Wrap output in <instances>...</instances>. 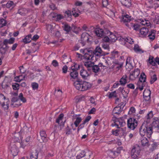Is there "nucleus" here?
Instances as JSON below:
<instances>
[{
  "label": "nucleus",
  "instance_id": "obj_1",
  "mask_svg": "<svg viewBox=\"0 0 159 159\" xmlns=\"http://www.w3.org/2000/svg\"><path fill=\"white\" fill-rule=\"evenodd\" d=\"M89 54V55H87V56H86V57L88 59H90V60L92 61H95L99 57L108 55L109 52L102 50L100 47L97 46L93 52L90 51Z\"/></svg>",
  "mask_w": 159,
  "mask_h": 159
},
{
  "label": "nucleus",
  "instance_id": "obj_2",
  "mask_svg": "<svg viewBox=\"0 0 159 159\" xmlns=\"http://www.w3.org/2000/svg\"><path fill=\"white\" fill-rule=\"evenodd\" d=\"M139 132L141 136H146L149 138L153 133L152 127L148 126L147 123L144 122L139 128Z\"/></svg>",
  "mask_w": 159,
  "mask_h": 159
},
{
  "label": "nucleus",
  "instance_id": "obj_3",
  "mask_svg": "<svg viewBox=\"0 0 159 159\" xmlns=\"http://www.w3.org/2000/svg\"><path fill=\"white\" fill-rule=\"evenodd\" d=\"M74 84L77 90L81 91L87 90L92 86V84L90 83L82 80L75 81Z\"/></svg>",
  "mask_w": 159,
  "mask_h": 159
},
{
  "label": "nucleus",
  "instance_id": "obj_4",
  "mask_svg": "<svg viewBox=\"0 0 159 159\" xmlns=\"http://www.w3.org/2000/svg\"><path fill=\"white\" fill-rule=\"evenodd\" d=\"M128 128L134 130L138 125L137 121L133 118H131L127 120Z\"/></svg>",
  "mask_w": 159,
  "mask_h": 159
},
{
  "label": "nucleus",
  "instance_id": "obj_5",
  "mask_svg": "<svg viewBox=\"0 0 159 159\" xmlns=\"http://www.w3.org/2000/svg\"><path fill=\"white\" fill-rule=\"evenodd\" d=\"M140 151V148L139 146H135L131 150V155L132 157L134 159L138 158L139 155Z\"/></svg>",
  "mask_w": 159,
  "mask_h": 159
},
{
  "label": "nucleus",
  "instance_id": "obj_6",
  "mask_svg": "<svg viewBox=\"0 0 159 159\" xmlns=\"http://www.w3.org/2000/svg\"><path fill=\"white\" fill-rule=\"evenodd\" d=\"M140 72V70L139 69H135L134 71L130 73L129 77V79L132 80H135L138 77Z\"/></svg>",
  "mask_w": 159,
  "mask_h": 159
},
{
  "label": "nucleus",
  "instance_id": "obj_7",
  "mask_svg": "<svg viewBox=\"0 0 159 159\" xmlns=\"http://www.w3.org/2000/svg\"><path fill=\"white\" fill-rule=\"evenodd\" d=\"M9 149L13 156H15L17 155L18 150L16 144L14 143L11 144Z\"/></svg>",
  "mask_w": 159,
  "mask_h": 159
},
{
  "label": "nucleus",
  "instance_id": "obj_8",
  "mask_svg": "<svg viewBox=\"0 0 159 159\" xmlns=\"http://www.w3.org/2000/svg\"><path fill=\"white\" fill-rule=\"evenodd\" d=\"M125 124V121L122 119H117L114 122V124H112L113 126H115L117 128H120V127L123 126Z\"/></svg>",
  "mask_w": 159,
  "mask_h": 159
},
{
  "label": "nucleus",
  "instance_id": "obj_9",
  "mask_svg": "<svg viewBox=\"0 0 159 159\" xmlns=\"http://www.w3.org/2000/svg\"><path fill=\"white\" fill-rule=\"evenodd\" d=\"M153 121L152 123V125L150 126L152 127L157 128V130L159 129V120L157 117L154 118Z\"/></svg>",
  "mask_w": 159,
  "mask_h": 159
},
{
  "label": "nucleus",
  "instance_id": "obj_10",
  "mask_svg": "<svg viewBox=\"0 0 159 159\" xmlns=\"http://www.w3.org/2000/svg\"><path fill=\"white\" fill-rule=\"evenodd\" d=\"M154 58L152 56H150L148 59V61L149 63L153 66H154L157 63L159 65V58L156 57L154 61L153 59Z\"/></svg>",
  "mask_w": 159,
  "mask_h": 159
},
{
  "label": "nucleus",
  "instance_id": "obj_11",
  "mask_svg": "<svg viewBox=\"0 0 159 159\" xmlns=\"http://www.w3.org/2000/svg\"><path fill=\"white\" fill-rule=\"evenodd\" d=\"M151 91L149 90H145L143 93V96L146 101H148L150 99Z\"/></svg>",
  "mask_w": 159,
  "mask_h": 159
},
{
  "label": "nucleus",
  "instance_id": "obj_12",
  "mask_svg": "<svg viewBox=\"0 0 159 159\" xmlns=\"http://www.w3.org/2000/svg\"><path fill=\"white\" fill-rule=\"evenodd\" d=\"M6 102H2V103H1L0 105H1L4 110L7 111L8 109L9 100L7 99H6Z\"/></svg>",
  "mask_w": 159,
  "mask_h": 159
},
{
  "label": "nucleus",
  "instance_id": "obj_13",
  "mask_svg": "<svg viewBox=\"0 0 159 159\" xmlns=\"http://www.w3.org/2000/svg\"><path fill=\"white\" fill-rule=\"evenodd\" d=\"M80 75L83 79H87L88 77L89 76V74L87 71L82 68L80 71Z\"/></svg>",
  "mask_w": 159,
  "mask_h": 159
},
{
  "label": "nucleus",
  "instance_id": "obj_14",
  "mask_svg": "<svg viewBox=\"0 0 159 159\" xmlns=\"http://www.w3.org/2000/svg\"><path fill=\"white\" fill-rule=\"evenodd\" d=\"M63 116V114H60L56 120L57 123H58L60 125L62 126L63 127L64 125V123L62 121Z\"/></svg>",
  "mask_w": 159,
  "mask_h": 159
},
{
  "label": "nucleus",
  "instance_id": "obj_15",
  "mask_svg": "<svg viewBox=\"0 0 159 159\" xmlns=\"http://www.w3.org/2000/svg\"><path fill=\"white\" fill-rule=\"evenodd\" d=\"M40 136L43 142L44 143H46L48 141L47 138V135L45 131L42 130L40 133Z\"/></svg>",
  "mask_w": 159,
  "mask_h": 159
},
{
  "label": "nucleus",
  "instance_id": "obj_16",
  "mask_svg": "<svg viewBox=\"0 0 159 159\" xmlns=\"http://www.w3.org/2000/svg\"><path fill=\"white\" fill-rule=\"evenodd\" d=\"M103 66L102 63H100L98 65H93L92 68L93 71L95 73L98 72L100 70L99 67ZM104 67L106 66H103Z\"/></svg>",
  "mask_w": 159,
  "mask_h": 159
},
{
  "label": "nucleus",
  "instance_id": "obj_17",
  "mask_svg": "<svg viewBox=\"0 0 159 159\" xmlns=\"http://www.w3.org/2000/svg\"><path fill=\"white\" fill-rule=\"evenodd\" d=\"M149 32L148 28L143 27L140 30V33L142 37H144L146 36Z\"/></svg>",
  "mask_w": 159,
  "mask_h": 159
},
{
  "label": "nucleus",
  "instance_id": "obj_18",
  "mask_svg": "<svg viewBox=\"0 0 159 159\" xmlns=\"http://www.w3.org/2000/svg\"><path fill=\"white\" fill-rule=\"evenodd\" d=\"M121 2L122 5L126 7H129L131 6V0H121Z\"/></svg>",
  "mask_w": 159,
  "mask_h": 159
},
{
  "label": "nucleus",
  "instance_id": "obj_19",
  "mask_svg": "<svg viewBox=\"0 0 159 159\" xmlns=\"http://www.w3.org/2000/svg\"><path fill=\"white\" fill-rule=\"evenodd\" d=\"M2 6L3 7H5L6 6L7 8H11L12 9L15 6V4H14L12 1H9L7 2L6 5L2 4Z\"/></svg>",
  "mask_w": 159,
  "mask_h": 159
},
{
  "label": "nucleus",
  "instance_id": "obj_20",
  "mask_svg": "<svg viewBox=\"0 0 159 159\" xmlns=\"http://www.w3.org/2000/svg\"><path fill=\"white\" fill-rule=\"evenodd\" d=\"M150 75H151L150 83L152 84L157 80V75H156L154 74V72L153 71H152L150 72Z\"/></svg>",
  "mask_w": 159,
  "mask_h": 159
},
{
  "label": "nucleus",
  "instance_id": "obj_21",
  "mask_svg": "<svg viewBox=\"0 0 159 159\" xmlns=\"http://www.w3.org/2000/svg\"><path fill=\"white\" fill-rule=\"evenodd\" d=\"M123 109L120 107H115L112 111L113 114L117 115L119 114L122 111Z\"/></svg>",
  "mask_w": 159,
  "mask_h": 159
},
{
  "label": "nucleus",
  "instance_id": "obj_22",
  "mask_svg": "<svg viewBox=\"0 0 159 159\" xmlns=\"http://www.w3.org/2000/svg\"><path fill=\"white\" fill-rule=\"evenodd\" d=\"M146 83L141 82L139 81L137 83V88L139 89L140 91L142 90L143 89V87L145 86Z\"/></svg>",
  "mask_w": 159,
  "mask_h": 159
},
{
  "label": "nucleus",
  "instance_id": "obj_23",
  "mask_svg": "<svg viewBox=\"0 0 159 159\" xmlns=\"http://www.w3.org/2000/svg\"><path fill=\"white\" fill-rule=\"evenodd\" d=\"M121 20L124 22H129L131 20V16L127 14L123 16Z\"/></svg>",
  "mask_w": 159,
  "mask_h": 159
},
{
  "label": "nucleus",
  "instance_id": "obj_24",
  "mask_svg": "<svg viewBox=\"0 0 159 159\" xmlns=\"http://www.w3.org/2000/svg\"><path fill=\"white\" fill-rule=\"evenodd\" d=\"M94 32L96 35L98 37H101L103 35V30L102 29H97L95 30Z\"/></svg>",
  "mask_w": 159,
  "mask_h": 159
},
{
  "label": "nucleus",
  "instance_id": "obj_25",
  "mask_svg": "<svg viewBox=\"0 0 159 159\" xmlns=\"http://www.w3.org/2000/svg\"><path fill=\"white\" fill-rule=\"evenodd\" d=\"M15 39V38H11L9 39H5L4 40L3 43L5 45H6L8 43L9 44H12L14 43Z\"/></svg>",
  "mask_w": 159,
  "mask_h": 159
},
{
  "label": "nucleus",
  "instance_id": "obj_26",
  "mask_svg": "<svg viewBox=\"0 0 159 159\" xmlns=\"http://www.w3.org/2000/svg\"><path fill=\"white\" fill-rule=\"evenodd\" d=\"M32 35L29 34L22 39V42L25 43H29L31 41Z\"/></svg>",
  "mask_w": 159,
  "mask_h": 159
},
{
  "label": "nucleus",
  "instance_id": "obj_27",
  "mask_svg": "<svg viewBox=\"0 0 159 159\" xmlns=\"http://www.w3.org/2000/svg\"><path fill=\"white\" fill-rule=\"evenodd\" d=\"M156 32V30H151V32H149L148 36L150 39L152 40L154 39Z\"/></svg>",
  "mask_w": 159,
  "mask_h": 159
},
{
  "label": "nucleus",
  "instance_id": "obj_28",
  "mask_svg": "<svg viewBox=\"0 0 159 159\" xmlns=\"http://www.w3.org/2000/svg\"><path fill=\"white\" fill-rule=\"evenodd\" d=\"M62 61L63 64H65L67 63L68 61H70V59L69 57H67L65 54H64L62 57Z\"/></svg>",
  "mask_w": 159,
  "mask_h": 159
},
{
  "label": "nucleus",
  "instance_id": "obj_29",
  "mask_svg": "<svg viewBox=\"0 0 159 159\" xmlns=\"http://www.w3.org/2000/svg\"><path fill=\"white\" fill-rule=\"evenodd\" d=\"M94 65V63L90 61H85L84 62V65L88 68V70H90V68H92Z\"/></svg>",
  "mask_w": 159,
  "mask_h": 159
},
{
  "label": "nucleus",
  "instance_id": "obj_30",
  "mask_svg": "<svg viewBox=\"0 0 159 159\" xmlns=\"http://www.w3.org/2000/svg\"><path fill=\"white\" fill-rule=\"evenodd\" d=\"M127 76L126 75H124L120 79V84L122 85H124L127 83L126 78Z\"/></svg>",
  "mask_w": 159,
  "mask_h": 159
},
{
  "label": "nucleus",
  "instance_id": "obj_31",
  "mask_svg": "<svg viewBox=\"0 0 159 159\" xmlns=\"http://www.w3.org/2000/svg\"><path fill=\"white\" fill-rule=\"evenodd\" d=\"M88 34L86 33H83L81 35V40L85 42L89 40Z\"/></svg>",
  "mask_w": 159,
  "mask_h": 159
},
{
  "label": "nucleus",
  "instance_id": "obj_32",
  "mask_svg": "<svg viewBox=\"0 0 159 159\" xmlns=\"http://www.w3.org/2000/svg\"><path fill=\"white\" fill-rule=\"evenodd\" d=\"M79 11L77 8H74L71 11L72 14L75 17H78L79 15Z\"/></svg>",
  "mask_w": 159,
  "mask_h": 159
},
{
  "label": "nucleus",
  "instance_id": "obj_33",
  "mask_svg": "<svg viewBox=\"0 0 159 159\" xmlns=\"http://www.w3.org/2000/svg\"><path fill=\"white\" fill-rule=\"evenodd\" d=\"M112 143H116L119 146L121 145L122 144L121 141L120 139H117L116 140L115 139H113L107 142L108 144H111Z\"/></svg>",
  "mask_w": 159,
  "mask_h": 159
},
{
  "label": "nucleus",
  "instance_id": "obj_34",
  "mask_svg": "<svg viewBox=\"0 0 159 159\" xmlns=\"http://www.w3.org/2000/svg\"><path fill=\"white\" fill-rule=\"evenodd\" d=\"M153 112L152 111H151L149 112L148 113L146 116L147 120L146 121L144 122H146L147 124L149 122L150 120L152 118L153 116Z\"/></svg>",
  "mask_w": 159,
  "mask_h": 159
},
{
  "label": "nucleus",
  "instance_id": "obj_35",
  "mask_svg": "<svg viewBox=\"0 0 159 159\" xmlns=\"http://www.w3.org/2000/svg\"><path fill=\"white\" fill-rule=\"evenodd\" d=\"M109 33H110L109 37L110 38V40H111V42H115V41L117 39L116 35L114 34L110 31L109 32Z\"/></svg>",
  "mask_w": 159,
  "mask_h": 159
},
{
  "label": "nucleus",
  "instance_id": "obj_36",
  "mask_svg": "<svg viewBox=\"0 0 159 159\" xmlns=\"http://www.w3.org/2000/svg\"><path fill=\"white\" fill-rule=\"evenodd\" d=\"M130 58L128 57L126 59V65L125 67L126 69H131L132 68V66L130 63Z\"/></svg>",
  "mask_w": 159,
  "mask_h": 159
},
{
  "label": "nucleus",
  "instance_id": "obj_37",
  "mask_svg": "<svg viewBox=\"0 0 159 159\" xmlns=\"http://www.w3.org/2000/svg\"><path fill=\"white\" fill-rule=\"evenodd\" d=\"M146 75L144 73L142 72L140 75L139 81L146 83Z\"/></svg>",
  "mask_w": 159,
  "mask_h": 159
},
{
  "label": "nucleus",
  "instance_id": "obj_38",
  "mask_svg": "<svg viewBox=\"0 0 159 159\" xmlns=\"http://www.w3.org/2000/svg\"><path fill=\"white\" fill-rule=\"evenodd\" d=\"M46 28L48 30L51 32V33L53 34L54 32V27L52 25L48 24L46 25Z\"/></svg>",
  "mask_w": 159,
  "mask_h": 159
},
{
  "label": "nucleus",
  "instance_id": "obj_39",
  "mask_svg": "<svg viewBox=\"0 0 159 159\" xmlns=\"http://www.w3.org/2000/svg\"><path fill=\"white\" fill-rule=\"evenodd\" d=\"M70 75L72 78L75 79L76 78L78 75V72L76 70H74L71 72Z\"/></svg>",
  "mask_w": 159,
  "mask_h": 159
},
{
  "label": "nucleus",
  "instance_id": "obj_40",
  "mask_svg": "<svg viewBox=\"0 0 159 159\" xmlns=\"http://www.w3.org/2000/svg\"><path fill=\"white\" fill-rule=\"evenodd\" d=\"M90 51H88L87 49H81L80 50V52L84 54V58H85V59L87 60H90V59H88L86 57V56H87V55H89V52Z\"/></svg>",
  "mask_w": 159,
  "mask_h": 159
},
{
  "label": "nucleus",
  "instance_id": "obj_41",
  "mask_svg": "<svg viewBox=\"0 0 159 159\" xmlns=\"http://www.w3.org/2000/svg\"><path fill=\"white\" fill-rule=\"evenodd\" d=\"M140 23L143 25H146V26H149L150 25V23L149 21L146 20H141Z\"/></svg>",
  "mask_w": 159,
  "mask_h": 159
},
{
  "label": "nucleus",
  "instance_id": "obj_42",
  "mask_svg": "<svg viewBox=\"0 0 159 159\" xmlns=\"http://www.w3.org/2000/svg\"><path fill=\"white\" fill-rule=\"evenodd\" d=\"M134 50L136 52H139V53H143V52L142 51V50L140 49L139 46L137 44H135L134 45Z\"/></svg>",
  "mask_w": 159,
  "mask_h": 159
},
{
  "label": "nucleus",
  "instance_id": "obj_43",
  "mask_svg": "<svg viewBox=\"0 0 159 159\" xmlns=\"http://www.w3.org/2000/svg\"><path fill=\"white\" fill-rule=\"evenodd\" d=\"M38 154L37 151L33 152L30 155V159H37Z\"/></svg>",
  "mask_w": 159,
  "mask_h": 159
},
{
  "label": "nucleus",
  "instance_id": "obj_44",
  "mask_svg": "<svg viewBox=\"0 0 159 159\" xmlns=\"http://www.w3.org/2000/svg\"><path fill=\"white\" fill-rule=\"evenodd\" d=\"M25 77V76L22 77V75H20L15 77L16 81L17 82H20L23 80Z\"/></svg>",
  "mask_w": 159,
  "mask_h": 159
},
{
  "label": "nucleus",
  "instance_id": "obj_45",
  "mask_svg": "<svg viewBox=\"0 0 159 159\" xmlns=\"http://www.w3.org/2000/svg\"><path fill=\"white\" fill-rule=\"evenodd\" d=\"M123 65V64L122 63H120L119 65H113L112 66V68L115 69L117 70H118L120 68H121Z\"/></svg>",
  "mask_w": 159,
  "mask_h": 159
},
{
  "label": "nucleus",
  "instance_id": "obj_46",
  "mask_svg": "<svg viewBox=\"0 0 159 159\" xmlns=\"http://www.w3.org/2000/svg\"><path fill=\"white\" fill-rule=\"evenodd\" d=\"M86 153L84 151H82L76 157L77 159H80L81 158H82L85 156Z\"/></svg>",
  "mask_w": 159,
  "mask_h": 159
},
{
  "label": "nucleus",
  "instance_id": "obj_47",
  "mask_svg": "<svg viewBox=\"0 0 159 159\" xmlns=\"http://www.w3.org/2000/svg\"><path fill=\"white\" fill-rule=\"evenodd\" d=\"M26 11V10L25 9L22 8L18 10V13L21 15H24Z\"/></svg>",
  "mask_w": 159,
  "mask_h": 159
},
{
  "label": "nucleus",
  "instance_id": "obj_48",
  "mask_svg": "<svg viewBox=\"0 0 159 159\" xmlns=\"http://www.w3.org/2000/svg\"><path fill=\"white\" fill-rule=\"evenodd\" d=\"M82 120V119L81 117H78L76 118L75 122H74V124L75 125L76 127L78 126L79 124Z\"/></svg>",
  "mask_w": 159,
  "mask_h": 159
},
{
  "label": "nucleus",
  "instance_id": "obj_49",
  "mask_svg": "<svg viewBox=\"0 0 159 159\" xmlns=\"http://www.w3.org/2000/svg\"><path fill=\"white\" fill-rule=\"evenodd\" d=\"M18 97L20 100L22 101L23 102L25 103L26 102V98L23 97L22 93H20Z\"/></svg>",
  "mask_w": 159,
  "mask_h": 159
},
{
  "label": "nucleus",
  "instance_id": "obj_50",
  "mask_svg": "<svg viewBox=\"0 0 159 159\" xmlns=\"http://www.w3.org/2000/svg\"><path fill=\"white\" fill-rule=\"evenodd\" d=\"M148 141L147 139L145 137L143 138L142 140H141V143L142 145L144 146L148 143Z\"/></svg>",
  "mask_w": 159,
  "mask_h": 159
},
{
  "label": "nucleus",
  "instance_id": "obj_51",
  "mask_svg": "<svg viewBox=\"0 0 159 159\" xmlns=\"http://www.w3.org/2000/svg\"><path fill=\"white\" fill-rule=\"evenodd\" d=\"M7 24L6 21L3 19H0V28L6 25Z\"/></svg>",
  "mask_w": 159,
  "mask_h": 159
},
{
  "label": "nucleus",
  "instance_id": "obj_52",
  "mask_svg": "<svg viewBox=\"0 0 159 159\" xmlns=\"http://www.w3.org/2000/svg\"><path fill=\"white\" fill-rule=\"evenodd\" d=\"M20 85L16 83H13L12 84V87L14 90H18L19 89Z\"/></svg>",
  "mask_w": 159,
  "mask_h": 159
},
{
  "label": "nucleus",
  "instance_id": "obj_53",
  "mask_svg": "<svg viewBox=\"0 0 159 159\" xmlns=\"http://www.w3.org/2000/svg\"><path fill=\"white\" fill-rule=\"evenodd\" d=\"M119 41L120 43L123 45H125L126 43V38L120 37L119 39Z\"/></svg>",
  "mask_w": 159,
  "mask_h": 159
},
{
  "label": "nucleus",
  "instance_id": "obj_54",
  "mask_svg": "<svg viewBox=\"0 0 159 159\" xmlns=\"http://www.w3.org/2000/svg\"><path fill=\"white\" fill-rule=\"evenodd\" d=\"M126 43H128L130 44H133L134 43V41L130 37H128L127 38H126Z\"/></svg>",
  "mask_w": 159,
  "mask_h": 159
},
{
  "label": "nucleus",
  "instance_id": "obj_55",
  "mask_svg": "<svg viewBox=\"0 0 159 159\" xmlns=\"http://www.w3.org/2000/svg\"><path fill=\"white\" fill-rule=\"evenodd\" d=\"M31 86L33 89L34 90L37 89L38 88V84L35 82L32 83Z\"/></svg>",
  "mask_w": 159,
  "mask_h": 159
},
{
  "label": "nucleus",
  "instance_id": "obj_56",
  "mask_svg": "<svg viewBox=\"0 0 159 159\" xmlns=\"http://www.w3.org/2000/svg\"><path fill=\"white\" fill-rule=\"evenodd\" d=\"M116 91H114L110 93L109 95V98H111L113 97H116Z\"/></svg>",
  "mask_w": 159,
  "mask_h": 159
},
{
  "label": "nucleus",
  "instance_id": "obj_57",
  "mask_svg": "<svg viewBox=\"0 0 159 159\" xmlns=\"http://www.w3.org/2000/svg\"><path fill=\"white\" fill-rule=\"evenodd\" d=\"M64 30L66 32H69L71 30L70 27L67 24L64 25Z\"/></svg>",
  "mask_w": 159,
  "mask_h": 159
},
{
  "label": "nucleus",
  "instance_id": "obj_58",
  "mask_svg": "<svg viewBox=\"0 0 159 159\" xmlns=\"http://www.w3.org/2000/svg\"><path fill=\"white\" fill-rule=\"evenodd\" d=\"M120 58H121V61H119L118 60H115L113 62V65H118L121 63L123 64V60L122 59L121 57H120Z\"/></svg>",
  "mask_w": 159,
  "mask_h": 159
},
{
  "label": "nucleus",
  "instance_id": "obj_59",
  "mask_svg": "<svg viewBox=\"0 0 159 159\" xmlns=\"http://www.w3.org/2000/svg\"><path fill=\"white\" fill-rule=\"evenodd\" d=\"M102 47L104 50H107L108 51H109V46L106 44H102Z\"/></svg>",
  "mask_w": 159,
  "mask_h": 159
},
{
  "label": "nucleus",
  "instance_id": "obj_60",
  "mask_svg": "<svg viewBox=\"0 0 159 159\" xmlns=\"http://www.w3.org/2000/svg\"><path fill=\"white\" fill-rule=\"evenodd\" d=\"M6 98L4 95L2 93H0V104L2 103V102H4L3 101Z\"/></svg>",
  "mask_w": 159,
  "mask_h": 159
},
{
  "label": "nucleus",
  "instance_id": "obj_61",
  "mask_svg": "<svg viewBox=\"0 0 159 159\" xmlns=\"http://www.w3.org/2000/svg\"><path fill=\"white\" fill-rule=\"evenodd\" d=\"M112 134L115 136H118L120 134V130L119 129H116L115 130H112Z\"/></svg>",
  "mask_w": 159,
  "mask_h": 159
},
{
  "label": "nucleus",
  "instance_id": "obj_62",
  "mask_svg": "<svg viewBox=\"0 0 159 159\" xmlns=\"http://www.w3.org/2000/svg\"><path fill=\"white\" fill-rule=\"evenodd\" d=\"M71 129L68 126H67L66 129V134L69 135L71 134Z\"/></svg>",
  "mask_w": 159,
  "mask_h": 159
},
{
  "label": "nucleus",
  "instance_id": "obj_63",
  "mask_svg": "<svg viewBox=\"0 0 159 159\" xmlns=\"http://www.w3.org/2000/svg\"><path fill=\"white\" fill-rule=\"evenodd\" d=\"M68 70V67L66 65H65L63 66L62 68V70L63 73L66 74Z\"/></svg>",
  "mask_w": 159,
  "mask_h": 159
},
{
  "label": "nucleus",
  "instance_id": "obj_64",
  "mask_svg": "<svg viewBox=\"0 0 159 159\" xmlns=\"http://www.w3.org/2000/svg\"><path fill=\"white\" fill-rule=\"evenodd\" d=\"M133 29L135 30H138L139 29L140 26L138 24H134L133 25Z\"/></svg>",
  "mask_w": 159,
  "mask_h": 159
}]
</instances>
